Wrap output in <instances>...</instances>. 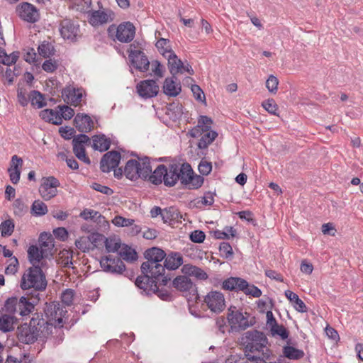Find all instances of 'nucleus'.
I'll use <instances>...</instances> for the list:
<instances>
[{
  "label": "nucleus",
  "mask_w": 363,
  "mask_h": 363,
  "mask_svg": "<svg viewBox=\"0 0 363 363\" xmlns=\"http://www.w3.org/2000/svg\"><path fill=\"white\" fill-rule=\"evenodd\" d=\"M14 223L13 220L8 219L0 224L1 234L2 237H9L11 235L14 230Z\"/></svg>",
  "instance_id": "45"
},
{
  "label": "nucleus",
  "mask_w": 363,
  "mask_h": 363,
  "mask_svg": "<svg viewBox=\"0 0 363 363\" xmlns=\"http://www.w3.org/2000/svg\"><path fill=\"white\" fill-rule=\"evenodd\" d=\"M83 92L82 89L67 87L62 90V94L65 103L77 106L82 101Z\"/></svg>",
  "instance_id": "20"
},
{
  "label": "nucleus",
  "mask_w": 363,
  "mask_h": 363,
  "mask_svg": "<svg viewBox=\"0 0 363 363\" xmlns=\"http://www.w3.org/2000/svg\"><path fill=\"white\" fill-rule=\"evenodd\" d=\"M110 145V140L106 138L104 135H94L93 137L94 149L99 150L101 152H104L109 149Z\"/></svg>",
  "instance_id": "34"
},
{
  "label": "nucleus",
  "mask_w": 363,
  "mask_h": 363,
  "mask_svg": "<svg viewBox=\"0 0 363 363\" xmlns=\"http://www.w3.org/2000/svg\"><path fill=\"white\" fill-rule=\"evenodd\" d=\"M194 176V172L188 163H184L182 164V169L180 173L179 180L181 183L186 188L187 183H189L191 178Z\"/></svg>",
  "instance_id": "37"
},
{
  "label": "nucleus",
  "mask_w": 363,
  "mask_h": 363,
  "mask_svg": "<svg viewBox=\"0 0 363 363\" xmlns=\"http://www.w3.org/2000/svg\"><path fill=\"white\" fill-rule=\"evenodd\" d=\"M104 244L108 252H117L121 247V240L116 236L105 238Z\"/></svg>",
  "instance_id": "40"
},
{
  "label": "nucleus",
  "mask_w": 363,
  "mask_h": 363,
  "mask_svg": "<svg viewBox=\"0 0 363 363\" xmlns=\"http://www.w3.org/2000/svg\"><path fill=\"white\" fill-rule=\"evenodd\" d=\"M40 249L49 248L52 245V238L50 235H48L46 233H42L39 238Z\"/></svg>",
  "instance_id": "63"
},
{
  "label": "nucleus",
  "mask_w": 363,
  "mask_h": 363,
  "mask_svg": "<svg viewBox=\"0 0 363 363\" xmlns=\"http://www.w3.org/2000/svg\"><path fill=\"white\" fill-rule=\"evenodd\" d=\"M44 312L47 318L45 320H49V323L61 324L62 323V318L65 316L67 311L64 310L60 303L51 302L46 303Z\"/></svg>",
  "instance_id": "13"
},
{
  "label": "nucleus",
  "mask_w": 363,
  "mask_h": 363,
  "mask_svg": "<svg viewBox=\"0 0 363 363\" xmlns=\"http://www.w3.org/2000/svg\"><path fill=\"white\" fill-rule=\"evenodd\" d=\"M172 285L174 288L181 291H189L194 286L191 279L186 276H179L176 277L173 280Z\"/></svg>",
  "instance_id": "29"
},
{
  "label": "nucleus",
  "mask_w": 363,
  "mask_h": 363,
  "mask_svg": "<svg viewBox=\"0 0 363 363\" xmlns=\"http://www.w3.org/2000/svg\"><path fill=\"white\" fill-rule=\"evenodd\" d=\"M120 256L126 261H135L138 259V255L135 250L126 245L121 246L119 251Z\"/></svg>",
  "instance_id": "41"
},
{
  "label": "nucleus",
  "mask_w": 363,
  "mask_h": 363,
  "mask_svg": "<svg viewBox=\"0 0 363 363\" xmlns=\"http://www.w3.org/2000/svg\"><path fill=\"white\" fill-rule=\"evenodd\" d=\"M38 53L44 58L50 57L54 55V47L50 43H43L38 48Z\"/></svg>",
  "instance_id": "48"
},
{
  "label": "nucleus",
  "mask_w": 363,
  "mask_h": 363,
  "mask_svg": "<svg viewBox=\"0 0 363 363\" xmlns=\"http://www.w3.org/2000/svg\"><path fill=\"white\" fill-rule=\"evenodd\" d=\"M80 216L84 220H94L98 218L102 217L101 215L98 212L92 209H85L80 213Z\"/></svg>",
  "instance_id": "64"
},
{
  "label": "nucleus",
  "mask_w": 363,
  "mask_h": 363,
  "mask_svg": "<svg viewBox=\"0 0 363 363\" xmlns=\"http://www.w3.org/2000/svg\"><path fill=\"white\" fill-rule=\"evenodd\" d=\"M121 154L117 151H110L104 155L100 162V169L103 172H110L120 163Z\"/></svg>",
  "instance_id": "16"
},
{
  "label": "nucleus",
  "mask_w": 363,
  "mask_h": 363,
  "mask_svg": "<svg viewBox=\"0 0 363 363\" xmlns=\"http://www.w3.org/2000/svg\"><path fill=\"white\" fill-rule=\"evenodd\" d=\"M243 293L247 296H251L255 298H259L262 296V291L253 284H250L245 288Z\"/></svg>",
  "instance_id": "59"
},
{
  "label": "nucleus",
  "mask_w": 363,
  "mask_h": 363,
  "mask_svg": "<svg viewBox=\"0 0 363 363\" xmlns=\"http://www.w3.org/2000/svg\"><path fill=\"white\" fill-rule=\"evenodd\" d=\"M249 314L245 315L238 311L235 306H230L228 310L227 319L230 327V331L238 332L244 330L251 326L252 323L248 320Z\"/></svg>",
  "instance_id": "6"
},
{
  "label": "nucleus",
  "mask_w": 363,
  "mask_h": 363,
  "mask_svg": "<svg viewBox=\"0 0 363 363\" xmlns=\"http://www.w3.org/2000/svg\"><path fill=\"white\" fill-rule=\"evenodd\" d=\"M284 356L289 359H300L304 357V352L292 346H284L283 347Z\"/></svg>",
  "instance_id": "39"
},
{
  "label": "nucleus",
  "mask_w": 363,
  "mask_h": 363,
  "mask_svg": "<svg viewBox=\"0 0 363 363\" xmlns=\"http://www.w3.org/2000/svg\"><path fill=\"white\" fill-rule=\"evenodd\" d=\"M177 77L171 78H166L164 84V93L169 96H177L182 91L180 83L177 82Z\"/></svg>",
  "instance_id": "23"
},
{
  "label": "nucleus",
  "mask_w": 363,
  "mask_h": 363,
  "mask_svg": "<svg viewBox=\"0 0 363 363\" xmlns=\"http://www.w3.org/2000/svg\"><path fill=\"white\" fill-rule=\"evenodd\" d=\"M13 213L19 217L23 216L27 212V206L20 199H16L13 203Z\"/></svg>",
  "instance_id": "50"
},
{
  "label": "nucleus",
  "mask_w": 363,
  "mask_h": 363,
  "mask_svg": "<svg viewBox=\"0 0 363 363\" xmlns=\"http://www.w3.org/2000/svg\"><path fill=\"white\" fill-rule=\"evenodd\" d=\"M100 265L104 272L113 274H121L125 269V266L121 258L113 257L112 255L102 257Z\"/></svg>",
  "instance_id": "10"
},
{
  "label": "nucleus",
  "mask_w": 363,
  "mask_h": 363,
  "mask_svg": "<svg viewBox=\"0 0 363 363\" xmlns=\"http://www.w3.org/2000/svg\"><path fill=\"white\" fill-rule=\"evenodd\" d=\"M60 185V182L54 177L43 178V183L39 188V193L44 200H50L57 195V188Z\"/></svg>",
  "instance_id": "11"
},
{
  "label": "nucleus",
  "mask_w": 363,
  "mask_h": 363,
  "mask_svg": "<svg viewBox=\"0 0 363 363\" xmlns=\"http://www.w3.org/2000/svg\"><path fill=\"white\" fill-rule=\"evenodd\" d=\"M133 48H136L135 43L130 44L128 50L130 65L140 72H147L150 66L147 56L143 51L133 49Z\"/></svg>",
  "instance_id": "7"
},
{
  "label": "nucleus",
  "mask_w": 363,
  "mask_h": 363,
  "mask_svg": "<svg viewBox=\"0 0 363 363\" xmlns=\"http://www.w3.org/2000/svg\"><path fill=\"white\" fill-rule=\"evenodd\" d=\"M72 252L68 250H62L60 252L59 262L63 267H71L72 262Z\"/></svg>",
  "instance_id": "47"
},
{
  "label": "nucleus",
  "mask_w": 363,
  "mask_h": 363,
  "mask_svg": "<svg viewBox=\"0 0 363 363\" xmlns=\"http://www.w3.org/2000/svg\"><path fill=\"white\" fill-rule=\"evenodd\" d=\"M40 118L45 122L51 123L55 125L62 124V117H60V113L52 109H44L40 112Z\"/></svg>",
  "instance_id": "30"
},
{
  "label": "nucleus",
  "mask_w": 363,
  "mask_h": 363,
  "mask_svg": "<svg viewBox=\"0 0 363 363\" xmlns=\"http://www.w3.org/2000/svg\"><path fill=\"white\" fill-rule=\"evenodd\" d=\"M16 319L10 315L4 314L0 317V330L4 333L14 330Z\"/></svg>",
  "instance_id": "36"
},
{
  "label": "nucleus",
  "mask_w": 363,
  "mask_h": 363,
  "mask_svg": "<svg viewBox=\"0 0 363 363\" xmlns=\"http://www.w3.org/2000/svg\"><path fill=\"white\" fill-rule=\"evenodd\" d=\"M53 323L43 318L42 313L33 314L29 325L23 327L18 333L19 340L26 344H31L38 339L43 340L52 333Z\"/></svg>",
  "instance_id": "2"
},
{
  "label": "nucleus",
  "mask_w": 363,
  "mask_h": 363,
  "mask_svg": "<svg viewBox=\"0 0 363 363\" xmlns=\"http://www.w3.org/2000/svg\"><path fill=\"white\" fill-rule=\"evenodd\" d=\"M164 269L174 270L183 264V257L179 252H172L164 257Z\"/></svg>",
  "instance_id": "25"
},
{
  "label": "nucleus",
  "mask_w": 363,
  "mask_h": 363,
  "mask_svg": "<svg viewBox=\"0 0 363 363\" xmlns=\"http://www.w3.org/2000/svg\"><path fill=\"white\" fill-rule=\"evenodd\" d=\"M48 211L46 204L40 200L35 201L32 204L31 212L35 216H44L48 213Z\"/></svg>",
  "instance_id": "44"
},
{
  "label": "nucleus",
  "mask_w": 363,
  "mask_h": 363,
  "mask_svg": "<svg viewBox=\"0 0 363 363\" xmlns=\"http://www.w3.org/2000/svg\"><path fill=\"white\" fill-rule=\"evenodd\" d=\"M16 12L21 20L28 23H35L40 18L39 10L28 2L19 4L16 8Z\"/></svg>",
  "instance_id": "8"
},
{
  "label": "nucleus",
  "mask_w": 363,
  "mask_h": 363,
  "mask_svg": "<svg viewBox=\"0 0 363 363\" xmlns=\"http://www.w3.org/2000/svg\"><path fill=\"white\" fill-rule=\"evenodd\" d=\"M59 31L65 40L74 41L79 35V25L70 18H65L60 21Z\"/></svg>",
  "instance_id": "9"
},
{
  "label": "nucleus",
  "mask_w": 363,
  "mask_h": 363,
  "mask_svg": "<svg viewBox=\"0 0 363 363\" xmlns=\"http://www.w3.org/2000/svg\"><path fill=\"white\" fill-rule=\"evenodd\" d=\"M182 216L179 210L174 206H170L163 209L162 220L165 223H172V222H181Z\"/></svg>",
  "instance_id": "27"
},
{
  "label": "nucleus",
  "mask_w": 363,
  "mask_h": 363,
  "mask_svg": "<svg viewBox=\"0 0 363 363\" xmlns=\"http://www.w3.org/2000/svg\"><path fill=\"white\" fill-rule=\"evenodd\" d=\"M246 337L250 341L249 342H257L259 345H264V344H267L268 340L264 333L253 330L248 331L246 333Z\"/></svg>",
  "instance_id": "38"
},
{
  "label": "nucleus",
  "mask_w": 363,
  "mask_h": 363,
  "mask_svg": "<svg viewBox=\"0 0 363 363\" xmlns=\"http://www.w3.org/2000/svg\"><path fill=\"white\" fill-rule=\"evenodd\" d=\"M150 172H151V165L148 157H138V160H129L124 168L125 176L132 181H135L138 178L146 180Z\"/></svg>",
  "instance_id": "4"
},
{
  "label": "nucleus",
  "mask_w": 363,
  "mask_h": 363,
  "mask_svg": "<svg viewBox=\"0 0 363 363\" xmlns=\"http://www.w3.org/2000/svg\"><path fill=\"white\" fill-rule=\"evenodd\" d=\"M44 256V250L39 249L36 245H31L28 250V257L30 262L32 264V267L34 265L43 266V262L42 259Z\"/></svg>",
  "instance_id": "26"
},
{
  "label": "nucleus",
  "mask_w": 363,
  "mask_h": 363,
  "mask_svg": "<svg viewBox=\"0 0 363 363\" xmlns=\"http://www.w3.org/2000/svg\"><path fill=\"white\" fill-rule=\"evenodd\" d=\"M112 222L116 226L128 227L133 225L134 220L117 216L113 219Z\"/></svg>",
  "instance_id": "56"
},
{
  "label": "nucleus",
  "mask_w": 363,
  "mask_h": 363,
  "mask_svg": "<svg viewBox=\"0 0 363 363\" xmlns=\"http://www.w3.org/2000/svg\"><path fill=\"white\" fill-rule=\"evenodd\" d=\"M137 92L140 96L144 99L152 98L158 94L159 86L155 80L147 79L138 84Z\"/></svg>",
  "instance_id": "15"
},
{
  "label": "nucleus",
  "mask_w": 363,
  "mask_h": 363,
  "mask_svg": "<svg viewBox=\"0 0 363 363\" xmlns=\"http://www.w3.org/2000/svg\"><path fill=\"white\" fill-rule=\"evenodd\" d=\"M46 286L47 281L41 266L34 265L28 268L21 277V287L23 290L33 289L35 294L20 298H8L5 303L6 311L11 313H18L22 317L29 315L40 301L38 291L45 290Z\"/></svg>",
  "instance_id": "1"
},
{
  "label": "nucleus",
  "mask_w": 363,
  "mask_h": 363,
  "mask_svg": "<svg viewBox=\"0 0 363 363\" xmlns=\"http://www.w3.org/2000/svg\"><path fill=\"white\" fill-rule=\"evenodd\" d=\"M23 166V160L16 155L11 157L10 167L8 172H21Z\"/></svg>",
  "instance_id": "51"
},
{
  "label": "nucleus",
  "mask_w": 363,
  "mask_h": 363,
  "mask_svg": "<svg viewBox=\"0 0 363 363\" xmlns=\"http://www.w3.org/2000/svg\"><path fill=\"white\" fill-rule=\"evenodd\" d=\"M164 172L165 165L160 164L153 172H148L146 180L150 181L153 184L159 185L162 182L164 183Z\"/></svg>",
  "instance_id": "28"
},
{
  "label": "nucleus",
  "mask_w": 363,
  "mask_h": 363,
  "mask_svg": "<svg viewBox=\"0 0 363 363\" xmlns=\"http://www.w3.org/2000/svg\"><path fill=\"white\" fill-rule=\"evenodd\" d=\"M165 57L167 58L168 60L169 72L173 77H175V76L184 69V63L178 58L174 52H170V54Z\"/></svg>",
  "instance_id": "24"
},
{
  "label": "nucleus",
  "mask_w": 363,
  "mask_h": 363,
  "mask_svg": "<svg viewBox=\"0 0 363 363\" xmlns=\"http://www.w3.org/2000/svg\"><path fill=\"white\" fill-rule=\"evenodd\" d=\"M155 46L164 57L170 54V52H174L171 48L170 41L166 38H161L159 39Z\"/></svg>",
  "instance_id": "42"
},
{
  "label": "nucleus",
  "mask_w": 363,
  "mask_h": 363,
  "mask_svg": "<svg viewBox=\"0 0 363 363\" xmlns=\"http://www.w3.org/2000/svg\"><path fill=\"white\" fill-rule=\"evenodd\" d=\"M157 278L152 277L150 273H145L143 274V276H139L136 279L135 284L139 289H143L147 295L152 294V292L157 290L156 281Z\"/></svg>",
  "instance_id": "17"
},
{
  "label": "nucleus",
  "mask_w": 363,
  "mask_h": 363,
  "mask_svg": "<svg viewBox=\"0 0 363 363\" xmlns=\"http://www.w3.org/2000/svg\"><path fill=\"white\" fill-rule=\"evenodd\" d=\"M191 180L189 183H187L186 188L189 189H197L202 186L204 179L201 175L194 174Z\"/></svg>",
  "instance_id": "55"
},
{
  "label": "nucleus",
  "mask_w": 363,
  "mask_h": 363,
  "mask_svg": "<svg viewBox=\"0 0 363 363\" xmlns=\"http://www.w3.org/2000/svg\"><path fill=\"white\" fill-rule=\"evenodd\" d=\"M58 108L60 109V117H62V119L69 120L74 115V111L72 108L66 106H58Z\"/></svg>",
  "instance_id": "54"
},
{
  "label": "nucleus",
  "mask_w": 363,
  "mask_h": 363,
  "mask_svg": "<svg viewBox=\"0 0 363 363\" xmlns=\"http://www.w3.org/2000/svg\"><path fill=\"white\" fill-rule=\"evenodd\" d=\"M108 35L114 40H118L123 43L131 42L135 35V28L129 21L120 23L118 26L111 25L107 29Z\"/></svg>",
  "instance_id": "5"
},
{
  "label": "nucleus",
  "mask_w": 363,
  "mask_h": 363,
  "mask_svg": "<svg viewBox=\"0 0 363 363\" xmlns=\"http://www.w3.org/2000/svg\"><path fill=\"white\" fill-rule=\"evenodd\" d=\"M213 121L206 116H201L198 120V125L202 131L210 130Z\"/></svg>",
  "instance_id": "57"
},
{
  "label": "nucleus",
  "mask_w": 363,
  "mask_h": 363,
  "mask_svg": "<svg viewBox=\"0 0 363 363\" xmlns=\"http://www.w3.org/2000/svg\"><path fill=\"white\" fill-rule=\"evenodd\" d=\"M263 108L269 113L277 116L278 106L274 99H268L262 102Z\"/></svg>",
  "instance_id": "58"
},
{
  "label": "nucleus",
  "mask_w": 363,
  "mask_h": 363,
  "mask_svg": "<svg viewBox=\"0 0 363 363\" xmlns=\"http://www.w3.org/2000/svg\"><path fill=\"white\" fill-rule=\"evenodd\" d=\"M18 260L16 257H11V259H10V263L6 267V268L5 269V273H6V274H11V275L15 274L18 271Z\"/></svg>",
  "instance_id": "61"
},
{
  "label": "nucleus",
  "mask_w": 363,
  "mask_h": 363,
  "mask_svg": "<svg viewBox=\"0 0 363 363\" xmlns=\"http://www.w3.org/2000/svg\"><path fill=\"white\" fill-rule=\"evenodd\" d=\"M59 64L57 61L52 60V59L45 60L42 65L43 69L49 73L54 72L58 67Z\"/></svg>",
  "instance_id": "60"
},
{
  "label": "nucleus",
  "mask_w": 363,
  "mask_h": 363,
  "mask_svg": "<svg viewBox=\"0 0 363 363\" xmlns=\"http://www.w3.org/2000/svg\"><path fill=\"white\" fill-rule=\"evenodd\" d=\"M182 271L184 274L194 276L200 280H206L208 279V274L201 268L191 264H184Z\"/></svg>",
  "instance_id": "31"
},
{
  "label": "nucleus",
  "mask_w": 363,
  "mask_h": 363,
  "mask_svg": "<svg viewBox=\"0 0 363 363\" xmlns=\"http://www.w3.org/2000/svg\"><path fill=\"white\" fill-rule=\"evenodd\" d=\"M0 57H3L1 63L10 66L14 65L19 57L18 52H13L10 55H7L4 50H0Z\"/></svg>",
  "instance_id": "43"
},
{
  "label": "nucleus",
  "mask_w": 363,
  "mask_h": 363,
  "mask_svg": "<svg viewBox=\"0 0 363 363\" xmlns=\"http://www.w3.org/2000/svg\"><path fill=\"white\" fill-rule=\"evenodd\" d=\"M30 103L33 106H37L38 108L46 106L43 95L38 91H32L30 95Z\"/></svg>",
  "instance_id": "46"
},
{
  "label": "nucleus",
  "mask_w": 363,
  "mask_h": 363,
  "mask_svg": "<svg viewBox=\"0 0 363 363\" xmlns=\"http://www.w3.org/2000/svg\"><path fill=\"white\" fill-rule=\"evenodd\" d=\"M74 123L78 131L81 133H89L94 127L93 121L85 113H77L74 117Z\"/></svg>",
  "instance_id": "21"
},
{
  "label": "nucleus",
  "mask_w": 363,
  "mask_h": 363,
  "mask_svg": "<svg viewBox=\"0 0 363 363\" xmlns=\"http://www.w3.org/2000/svg\"><path fill=\"white\" fill-rule=\"evenodd\" d=\"M182 165L171 164L165 165L164 184L166 186H174L179 180Z\"/></svg>",
  "instance_id": "18"
},
{
  "label": "nucleus",
  "mask_w": 363,
  "mask_h": 363,
  "mask_svg": "<svg viewBox=\"0 0 363 363\" xmlns=\"http://www.w3.org/2000/svg\"><path fill=\"white\" fill-rule=\"evenodd\" d=\"M208 308L214 313L223 311L225 306L224 295L220 291H211L204 297Z\"/></svg>",
  "instance_id": "12"
},
{
  "label": "nucleus",
  "mask_w": 363,
  "mask_h": 363,
  "mask_svg": "<svg viewBox=\"0 0 363 363\" xmlns=\"http://www.w3.org/2000/svg\"><path fill=\"white\" fill-rule=\"evenodd\" d=\"M114 18L115 14L110 9L98 10L89 14V22L91 26L97 27L113 21Z\"/></svg>",
  "instance_id": "14"
},
{
  "label": "nucleus",
  "mask_w": 363,
  "mask_h": 363,
  "mask_svg": "<svg viewBox=\"0 0 363 363\" xmlns=\"http://www.w3.org/2000/svg\"><path fill=\"white\" fill-rule=\"evenodd\" d=\"M144 255L147 261L141 265L142 273H150L152 277L163 276L164 267L160 262L166 257L164 251L158 247H152L147 250Z\"/></svg>",
  "instance_id": "3"
},
{
  "label": "nucleus",
  "mask_w": 363,
  "mask_h": 363,
  "mask_svg": "<svg viewBox=\"0 0 363 363\" xmlns=\"http://www.w3.org/2000/svg\"><path fill=\"white\" fill-rule=\"evenodd\" d=\"M286 297L294 303L295 309L301 313L307 311V307L304 302L299 298L298 296L290 290L285 291Z\"/></svg>",
  "instance_id": "33"
},
{
  "label": "nucleus",
  "mask_w": 363,
  "mask_h": 363,
  "mask_svg": "<svg viewBox=\"0 0 363 363\" xmlns=\"http://www.w3.org/2000/svg\"><path fill=\"white\" fill-rule=\"evenodd\" d=\"M90 143V138L85 134H79L72 140L73 152L77 154L85 152L84 144Z\"/></svg>",
  "instance_id": "32"
},
{
  "label": "nucleus",
  "mask_w": 363,
  "mask_h": 363,
  "mask_svg": "<svg viewBox=\"0 0 363 363\" xmlns=\"http://www.w3.org/2000/svg\"><path fill=\"white\" fill-rule=\"evenodd\" d=\"M279 84L278 79L274 75H270L266 82V87L271 93H276Z\"/></svg>",
  "instance_id": "62"
},
{
  "label": "nucleus",
  "mask_w": 363,
  "mask_h": 363,
  "mask_svg": "<svg viewBox=\"0 0 363 363\" xmlns=\"http://www.w3.org/2000/svg\"><path fill=\"white\" fill-rule=\"evenodd\" d=\"M74 294L75 292L73 289H66L61 294L62 302L67 306H71L73 303Z\"/></svg>",
  "instance_id": "52"
},
{
  "label": "nucleus",
  "mask_w": 363,
  "mask_h": 363,
  "mask_svg": "<svg viewBox=\"0 0 363 363\" xmlns=\"http://www.w3.org/2000/svg\"><path fill=\"white\" fill-rule=\"evenodd\" d=\"M203 134L199 140L198 147L206 149L218 136V133L213 130L202 131Z\"/></svg>",
  "instance_id": "35"
},
{
  "label": "nucleus",
  "mask_w": 363,
  "mask_h": 363,
  "mask_svg": "<svg viewBox=\"0 0 363 363\" xmlns=\"http://www.w3.org/2000/svg\"><path fill=\"white\" fill-rule=\"evenodd\" d=\"M219 250L220 255L225 259L231 258L233 255V251L231 245L226 242H223L220 244Z\"/></svg>",
  "instance_id": "53"
},
{
  "label": "nucleus",
  "mask_w": 363,
  "mask_h": 363,
  "mask_svg": "<svg viewBox=\"0 0 363 363\" xmlns=\"http://www.w3.org/2000/svg\"><path fill=\"white\" fill-rule=\"evenodd\" d=\"M248 286V282L240 277H229L225 279L222 283V289L230 291H242L245 288Z\"/></svg>",
  "instance_id": "19"
},
{
  "label": "nucleus",
  "mask_w": 363,
  "mask_h": 363,
  "mask_svg": "<svg viewBox=\"0 0 363 363\" xmlns=\"http://www.w3.org/2000/svg\"><path fill=\"white\" fill-rule=\"evenodd\" d=\"M250 354L252 355H260L261 357L269 359L271 352L267 347V344L264 345H259L256 342H248L245 347V355Z\"/></svg>",
  "instance_id": "22"
},
{
  "label": "nucleus",
  "mask_w": 363,
  "mask_h": 363,
  "mask_svg": "<svg viewBox=\"0 0 363 363\" xmlns=\"http://www.w3.org/2000/svg\"><path fill=\"white\" fill-rule=\"evenodd\" d=\"M270 332L272 336H279L282 340H286L289 337V331L282 325H280L277 324L275 325H272V328H270Z\"/></svg>",
  "instance_id": "49"
}]
</instances>
